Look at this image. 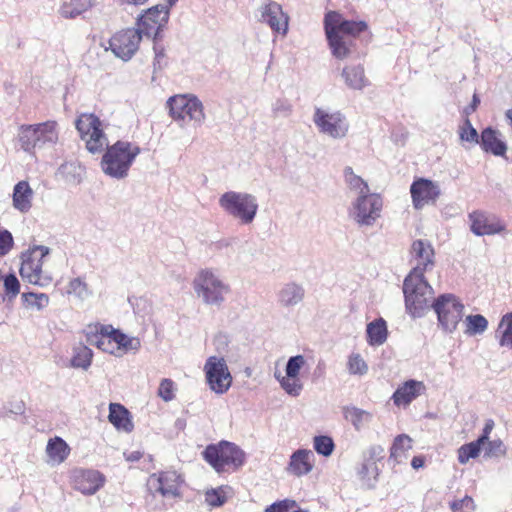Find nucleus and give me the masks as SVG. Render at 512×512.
<instances>
[{
  "mask_svg": "<svg viewBox=\"0 0 512 512\" xmlns=\"http://www.w3.org/2000/svg\"><path fill=\"white\" fill-rule=\"evenodd\" d=\"M192 288L203 304L216 307L222 306L232 291L230 284L212 267L201 268L196 272Z\"/></svg>",
  "mask_w": 512,
  "mask_h": 512,
  "instance_id": "nucleus-1",
  "label": "nucleus"
},
{
  "mask_svg": "<svg viewBox=\"0 0 512 512\" xmlns=\"http://www.w3.org/2000/svg\"><path fill=\"white\" fill-rule=\"evenodd\" d=\"M140 152L141 148L136 143L118 140L107 146L102 156L101 169L113 179H124Z\"/></svg>",
  "mask_w": 512,
  "mask_h": 512,
  "instance_id": "nucleus-2",
  "label": "nucleus"
},
{
  "mask_svg": "<svg viewBox=\"0 0 512 512\" xmlns=\"http://www.w3.org/2000/svg\"><path fill=\"white\" fill-rule=\"evenodd\" d=\"M402 290L406 313L414 319L425 316L436 298L434 289L424 275L408 274Z\"/></svg>",
  "mask_w": 512,
  "mask_h": 512,
  "instance_id": "nucleus-3",
  "label": "nucleus"
},
{
  "mask_svg": "<svg viewBox=\"0 0 512 512\" xmlns=\"http://www.w3.org/2000/svg\"><path fill=\"white\" fill-rule=\"evenodd\" d=\"M59 140L58 123L48 120L36 124H22L18 128L17 141L20 148L34 155L37 149L54 146Z\"/></svg>",
  "mask_w": 512,
  "mask_h": 512,
  "instance_id": "nucleus-4",
  "label": "nucleus"
},
{
  "mask_svg": "<svg viewBox=\"0 0 512 512\" xmlns=\"http://www.w3.org/2000/svg\"><path fill=\"white\" fill-rule=\"evenodd\" d=\"M218 204L228 216L242 225L253 223L259 209L255 195L234 190L226 191L220 195Z\"/></svg>",
  "mask_w": 512,
  "mask_h": 512,
  "instance_id": "nucleus-5",
  "label": "nucleus"
},
{
  "mask_svg": "<svg viewBox=\"0 0 512 512\" xmlns=\"http://www.w3.org/2000/svg\"><path fill=\"white\" fill-rule=\"evenodd\" d=\"M170 115L181 126L193 123L200 127L206 120L204 105L194 94H179L168 99Z\"/></svg>",
  "mask_w": 512,
  "mask_h": 512,
  "instance_id": "nucleus-6",
  "label": "nucleus"
},
{
  "mask_svg": "<svg viewBox=\"0 0 512 512\" xmlns=\"http://www.w3.org/2000/svg\"><path fill=\"white\" fill-rule=\"evenodd\" d=\"M203 457L218 473L235 471L245 462V452L228 441L208 445L203 451Z\"/></svg>",
  "mask_w": 512,
  "mask_h": 512,
  "instance_id": "nucleus-7",
  "label": "nucleus"
},
{
  "mask_svg": "<svg viewBox=\"0 0 512 512\" xmlns=\"http://www.w3.org/2000/svg\"><path fill=\"white\" fill-rule=\"evenodd\" d=\"M431 308L437 315L438 327L445 333L456 331L463 318L465 306L461 299L452 293H444L437 296Z\"/></svg>",
  "mask_w": 512,
  "mask_h": 512,
  "instance_id": "nucleus-8",
  "label": "nucleus"
},
{
  "mask_svg": "<svg viewBox=\"0 0 512 512\" xmlns=\"http://www.w3.org/2000/svg\"><path fill=\"white\" fill-rule=\"evenodd\" d=\"M312 121L318 132L330 139L341 140L349 134V121L340 110L316 106L314 107Z\"/></svg>",
  "mask_w": 512,
  "mask_h": 512,
  "instance_id": "nucleus-9",
  "label": "nucleus"
},
{
  "mask_svg": "<svg viewBox=\"0 0 512 512\" xmlns=\"http://www.w3.org/2000/svg\"><path fill=\"white\" fill-rule=\"evenodd\" d=\"M50 249L43 245H36L22 255L20 267L21 277L31 284L46 287L51 284L52 276L42 269L43 259Z\"/></svg>",
  "mask_w": 512,
  "mask_h": 512,
  "instance_id": "nucleus-10",
  "label": "nucleus"
},
{
  "mask_svg": "<svg viewBox=\"0 0 512 512\" xmlns=\"http://www.w3.org/2000/svg\"><path fill=\"white\" fill-rule=\"evenodd\" d=\"M75 126L90 153H102L109 146L108 137L103 130V123L95 114H80L75 121Z\"/></svg>",
  "mask_w": 512,
  "mask_h": 512,
  "instance_id": "nucleus-11",
  "label": "nucleus"
},
{
  "mask_svg": "<svg viewBox=\"0 0 512 512\" xmlns=\"http://www.w3.org/2000/svg\"><path fill=\"white\" fill-rule=\"evenodd\" d=\"M170 18L169 6L155 5L136 18V30L141 37L152 40H162Z\"/></svg>",
  "mask_w": 512,
  "mask_h": 512,
  "instance_id": "nucleus-12",
  "label": "nucleus"
},
{
  "mask_svg": "<svg viewBox=\"0 0 512 512\" xmlns=\"http://www.w3.org/2000/svg\"><path fill=\"white\" fill-rule=\"evenodd\" d=\"M309 369L308 358L303 354H297L288 359L285 366V375L275 372L274 377L286 394L298 397L304 388L302 375L308 372Z\"/></svg>",
  "mask_w": 512,
  "mask_h": 512,
  "instance_id": "nucleus-13",
  "label": "nucleus"
},
{
  "mask_svg": "<svg viewBox=\"0 0 512 512\" xmlns=\"http://www.w3.org/2000/svg\"><path fill=\"white\" fill-rule=\"evenodd\" d=\"M383 199L378 193L357 195L351 202L349 216L361 226H372L381 215Z\"/></svg>",
  "mask_w": 512,
  "mask_h": 512,
  "instance_id": "nucleus-14",
  "label": "nucleus"
},
{
  "mask_svg": "<svg viewBox=\"0 0 512 512\" xmlns=\"http://www.w3.org/2000/svg\"><path fill=\"white\" fill-rule=\"evenodd\" d=\"M206 384L217 395L225 394L232 386L233 377L222 356H209L204 364Z\"/></svg>",
  "mask_w": 512,
  "mask_h": 512,
  "instance_id": "nucleus-15",
  "label": "nucleus"
},
{
  "mask_svg": "<svg viewBox=\"0 0 512 512\" xmlns=\"http://www.w3.org/2000/svg\"><path fill=\"white\" fill-rule=\"evenodd\" d=\"M409 262L412 266L408 274L424 275L435 266V250L430 241L416 239L409 249Z\"/></svg>",
  "mask_w": 512,
  "mask_h": 512,
  "instance_id": "nucleus-16",
  "label": "nucleus"
},
{
  "mask_svg": "<svg viewBox=\"0 0 512 512\" xmlns=\"http://www.w3.org/2000/svg\"><path fill=\"white\" fill-rule=\"evenodd\" d=\"M142 37L135 28H126L116 32L109 39V47L113 54L123 61L130 60L138 51Z\"/></svg>",
  "mask_w": 512,
  "mask_h": 512,
  "instance_id": "nucleus-17",
  "label": "nucleus"
},
{
  "mask_svg": "<svg viewBox=\"0 0 512 512\" xmlns=\"http://www.w3.org/2000/svg\"><path fill=\"white\" fill-rule=\"evenodd\" d=\"M259 21L269 26L276 34L285 36L289 28V16L282 6L274 0H263L259 9Z\"/></svg>",
  "mask_w": 512,
  "mask_h": 512,
  "instance_id": "nucleus-18",
  "label": "nucleus"
},
{
  "mask_svg": "<svg viewBox=\"0 0 512 512\" xmlns=\"http://www.w3.org/2000/svg\"><path fill=\"white\" fill-rule=\"evenodd\" d=\"M85 338L88 344L96 346L105 353L117 356L115 334L116 329L112 325L101 323H92L87 325L84 330Z\"/></svg>",
  "mask_w": 512,
  "mask_h": 512,
  "instance_id": "nucleus-19",
  "label": "nucleus"
},
{
  "mask_svg": "<svg viewBox=\"0 0 512 512\" xmlns=\"http://www.w3.org/2000/svg\"><path fill=\"white\" fill-rule=\"evenodd\" d=\"M183 479L176 471H162L153 473L147 480V487L151 493H159L161 496L178 497Z\"/></svg>",
  "mask_w": 512,
  "mask_h": 512,
  "instance_id": "nucleus-20",
  "label": "nucleus"
},
{
  "mask_svg": "<svg viewBox=\"0 0 512 512\" xmlns=\"http://www.w3.org/2000/svg\"><path fill=\"white\" fill-rule=\"evenodd\" d=\"M333 28L340 35L358 37L360 34L369 30L368 23L364 20H346L343 15L337 11H329L324 17V28Z\"/></svg>",
  "mask_w": 512,
  "mask_h": 512,
  "instance_id": "nucleus-21",
  "label": "nucleus"
},
{
  "mask_svg": "<svg viewBox=\"0 0 512 512\" xmlns=\"http://www.w3.org/2000/svg\"><path fill=\"white\" fill-rule=\"evenodd\" d=\"M410 194L415 209H422L425 205L434 204L441 194L439 185L426 178L414 180L410 186Z\"/></svg>",
  "mask_w": 512,
  "mask_h": 512,
  "instance_id": "nucleus-22",
  "label": "nucleus"
},
{
  "mask_svg": "<svg viewBox=\"0 0 512 512\" xmlns=\"http://www.w3.org/2000/svg\"><path fill=\"white\" fill-rule=\"evenodd\" d=\"M470 229L477 236L494 235L505 230V224L495 214L473 211L469 214Z\"/></svg>",
  "mask_w": 512,
  "mask_h": 512,
  "instance_id": "nucleus-23",
  "label": "nucleus"
},
{
  "mask_svg": "<svg viewBox=\"0 0 512 512\" xmlns=\"http://www.w3.org/2000/svg\"><path fill=\"white\" fill-rule=\"evenodd\" d=\"M74 489L84 495H93L101 489L105 483V476L97 470L76 469L72 472Z\"/></svg>",
  "mask_w": 512,
  "mask_h": 512,
  "instance_id": "nucleus-24",
  "label": "nucleus"
},
{
  "mask_svg": "<svg viewBox=\"0 0 512 512\" xmlns=\"http://www.w3.org/2000/svg\"><path fill=\"white\" fill-rule=\"evenodd\" d=\"M326 38L332 55L344 60L352 57L356 51V42L354 39L340 35L333 28H324Z\"/></svg>",
  "mask_w": 512,
  "mask_h": 512,
  "instance_id": "nucleus-25",
  "label": "nucleus"
},
{
  "mask_svg": "<svg viewBox=\"0 0 512 512\" xmlns=\"http://www.w3.org/2000/svg\"><path fill=\"white\" fill-rule=\"evenodd\" d=\"M98 4V0H61L57 14L64 20H75Z\"/></svg>",
  "mask_w": 512,
  "mask_h": 512,
  "instance_id": "nucleus-26",
  "label": "nucleus"
},
{
  "mask_svg": "<svg viewBox=\"0 0 512 512\" xmlns=\"http://www.w3.org/2000/svg\"><path fill=\"white\" fill-rule=\"evenodd\" d=\"M315 455L312 450L298 449L291 456L287 472L295 476L307 475L313 470Z\"/></svg>",
  "mask_w": 512,
  "mask_h": 512,
  "instance_id": "nucleus-27",
  "label": "nucleus"
},
{
  "mask_svg": "<svg viewBox=\"0 0 512 512\" xmlns=\"http://www.w3.org/2000/svg\"><path fill=\"white\" fill-rule=\"evenodd\" d=\"M479 145L484 152L500 157L505 156L508 149L502 134L491 127L482 130Z\"/></svg>",
  "mask_w": 512,
  "mask_h": 512,
  "instance_id": "nucleus-28",
  "label": "nucleus"
},
{
  "mask_svg": "<svg viewBox=\"0 0 512 512\" xmlns=\"http://www.w3.org/2000/svg\"><path fill=\"white\" fill-rule=\"evenodd\" d=\"M34 191L28 181L21 180L13 187L12 206L21 214L28 213L33 205Z\"/></svg>",
  "mask_w": 512,
  "mask_h": 512,
  "instance_id": "nucleus-29",
  "label": "nucleus"
},
{
  "mask_svg": "<svg viewBox=\"0 0 512 512\" xmlns=\"http://www.w3.org/2000/svg\"><path fill=\"white\" fill-rule=\"evenodd\" d=\"M425 390V385L421 381L408 380L399 386L392 395L393 403L396 406H407L414 399L420 396Z\"/></svg>",
  "mask_w": 512,
  "mask_h": 512,
  "instance_id": "nucleus-30",
  "label": "nucleus"
},
{
  "mask_svg": "<svg viewBox=\"0 0 512 512\" xmlns=\"http://www.w3.org/2000/svg\"><path fill=\"white\" fill-rule=\"evenodd\" d=\"M108 420L118 431L130 433L134 429L131 413L122 404H109Z\"/></svg>",
  "mask_w": 512,
  "mask_h": 512,
  "instance_id": "nucleus-31",
  "label": "nucleus"
},
{
  "mask_svg": "<svg viewBox=\"0 0 512 512\" xmlns=\"http://www.w3.org/2000/svg\"><path fill=\"white\" fill-rule=\"evenodd\" d=\"M305 296L302 285L295 282L284 284L277 293V301L280 306L289 308L300 304Z\"/></svg>",
  "mask_w": 512,
  "mask_h": 512,
  "instance_id": "nucleus-32",
  "label": "nucleus"
},
{
  "mask_svg": "<svg viewBox=\"0 0 512 512\" xmlns=\"http://www.w3.org/2000/svg\"><path fill=\"white\" fill-rule=\"evenodd\" d=\"M341 76L349 89L363 90L369 85L365 70L361 64L346 65L342 69Z\"/></svg>",
  "mask_w": 512,
  "mask_h": 512,
  "instance_id": "nucleus-33",
  "label": "nucleus"
},
{
  "mask_svg": "<svg viewBox=\"0 0 512 512\" xmlns=\"http://www.w3.org/2000/svg\"><path fill=\"white\" fill-rule=\"evenodd\" d=\"M48 464L59 465L63 463L70 454V447L61 437L50 438L46 446Z\"/></svg>",
  "mask_w": 512,
  "mask_h": 512,
  "instance_id": "nucleus-34",
  "label": "nucleus"
},
{
  "mask_svg": "<svg viewBox=\"0 0 512 512\" xmlns=\"http://www.w3.org/2000/svg\"><path fill=\"white\" fill-rule=\"evenodd\" d=\"M412 442V438L407 434L396 436L390 448V460L395 464L403 463L412 449Z\"/></svg>",
  "mask_w": 512,
  "mask_h": 512,
  "instance_id": "nucleus-35",
  "label": "nucleus"
},
{
  "mask_svg": "<svg viewBox=\"0 0 512 512\" xmlns=\"http://www.w3.org/2000/svg\"><path fill=\"white\" fill-rule=\"evenodd\" d=\"M380 469L376 461L364 460L359 468L357 475L363 487L367 489L375 488Z\"/></svg>",
  "mask_w": 512,
  "mask_h": 512,
  "instance_id": "nucleus-36",
  "label": "nucleus"
},
{
  "mask_svg": "<svg viewBox=\"0 0 512 512\" xmlns=\"http://www.w3.org/2000/svg\"><path fill=\"white\" fill-rule=\"evenodd\" d=\"M367 341L371 346L382 345L388 336L387 325L384 319L379 318L367 325Z\"/></svg>",
  "mask_w": 512,
  "mask_h": 512,
  "instance_id": "nucleus-37",
  "label": "nucleus"
},
{
  "mask_svg": "<svg viewBox=\"0 0 512 512\" xmlns=\"http://www.w3.org/2000/svg\"><path fill=\"white\" fill-rule=\"evenodd\" d=\"M343 413L345 419L349 421L357 431H360L366 427L373 418L371 412L355 406L345 407Z\"/></svg>",
  "mask_w": 512,
  "mask_h": 512,
  "instance_id": "nucleus-38",
  "label": "nucleus"
},
{
  "mask_svg": "<svg viewBox=\"0 0 512 512\" xmlns=\"http://www.w3.org/2000/svg\"><path fill=\"white\" fill-rule=\"evenodd\" d=\"M93 351L86 345H78L73 348L70 365L73 368L88 370L92 364Z\"/></svg>",
  "mask_w": 512,
  "mask_h": 512,
  "instance_id": "nucleus-39",
  "label": "nucleus"
},
{
  "mask_svg": "<svg viewBox=\"0 0 512 512\" xmlns=\"http://www.w3.org/2000/svg\"><path fill=\"white\" fill-rule=\"evenodd\" d=\"M231 492V487L227 485L208 489L204 494L205 502L211 508L221 507L227 502Z\"/></svg>",
  "mask_w": 512,
  "mask_h": 512,
  "instance_id": "nucleus-40",
  "label": "nucleus"
},
{
  "mask_svg": "<svg viewBox=\"0 0 512 512\" xmlns=\"http://www.w3.org/2000/svg\"><path fill=\"white\" fill-rule=\"evenodd\" d=\"M117 345V356L130 351L137 352L141 348V341L138 337L128 336L127 334L116 329L115 339Z\"/></svg>",
  "mask_w": 512,
  "mask_h": 512,
  "instance_id": "nucleus-41",
  "label": "nucleus"
},
{
  "mask_svg": "<svg viewBox=\"0 0 512 512\" xmlns=\"http://www.w3.org/2000/svg\"><path fill=\"white\" fill-rule=\"evenodd\" d=\"M21 300L26 309L35 311H42L50 303V298L46 293L24 292L21 295Z\"/></svg>",
  "mask_w": 512,
  "mask_h": 512,
  "instance_id": "nucleus-42",
  "label": "nucleus"
},
{
  "mask_svg": "<svg viewBox=\"0 0 512 512\" xmlns=\"http://www.w3.org/2000/svg\"><path fill=\"white\" fill-rule=\"evenodd\" d=\"M343 177L348 188L356 192L358 195L370 192L368 183L362 177L355 174L350 166L344 168Z\"/></svg>",
  "mask_w": 512,
  "mask_h": 512,
  "instance_id": "nucleus-43",
  "label": "nucleus"
},
{
  "mask_svg": "<svg viewBox=\"0 0 512 512\" xmlns=\"http://www.w3.org/2000/svg\"><path fill=\"white\" fill-rule=\"evenodd\" d=\"M496 334L499 335V345L512 349V312L502 316Z\"/></svg>",
  "mask_w": 512,
  "mask_h": 512,
  "instance_id": "nucleus-44",
  "label": "nucleus"
},
{
  "mask_svg": "<svg viewBox=\"0 0 512 512\" xmlns=\"http://www.w3.org/2000/svg\"><path fill=\"white\" fill-rule=\"evenodd\" d=\"M464 333L468 336L483 334L488 328L487 319L480 314L468 315L464 321Z\"/></svg>",
  "mask_w": 512,
  "mask_h": 512,
  "instance_id": "nucleus-45",
  "label": "nucleus"
},
{
  "mask_svg": "<svg viewBox=\"0 0 512 512\" xmlns=\"http://www.w3.org/2000/svg\"><path fill=\"white\" fill-rule=\"evenodd\" d=\"M66 292L81 300H85L92 295V291L89 289L87 283L80 277L73 278L69 281Z\"/></svg>",
  "mask_w": 512,
  "mask_h": 512,
  "instance_id": "nucleus-46",
  "label": "nucleus"
},
{
  "mask_svg": "<svg viewBox=\"0 0 512 512\" xmlns=\"http://www.w3.org/2000/svg\"><path fill=\"white\" fill-rule=\"evenodd\" d=\"M482 445L475 441L462 445L458 451V461L460 464H466L470 459H474L479 456Z\"/></svg>",
  "mask_w": 512,
  "mask_h": 512,
  "instance_id": "nucleus-47",
  "label": "nucleus"
},
{
  "mask_svg": "<svg viewBox=\"0 0 512 512\" xmlns=\"http://www.w3.org/2000/svg\"><path fill=\"white\" fill-rule=\"evenodd\" d=\"M264 512H310L308 509H302L297 502L291 499L276 501L267 506Z\"/></svg>",
  "mask_w": 512,
  "mask_h": 512,
  "instance_id": "nucleus-48",
  "label": "nucleus"
},
{
  "mask_svg": "<svg viewBox=\"0 0 512 512\" xmlns=\"http://www.w3.org/2000/svg\"><path fill=\"white\" fill-rule=\"evenodd\" d=\"M313 447L318 454L328 457L333 453L335 444L331 437L319 435L313 438Z\"/></svg>",
  "mask_w": 512,
  "mask_h": 512,
  "instance_id": "nucleus-49",
  "label": "nucleus"
},
{
  "mask_svg": "<svg viewBox=\"0 0 512 512\" xmlns=\"http://www.w3.org/2000/svg\"><path fill=\"white\" fill-rule=\"evenodd\" d=\"M348 371L352 375L363 376L368 372V365L358 353H352L347 362Z\"/></svg>",
  "mask_w": 512,
  "mask_h": 512,
  "instance_id": "nucleus-50",
  "label": "nucleus"
},
{
  "mask_svg": "<svg viewBox=\"0 0 512 512\" xmlns=\"http://www.w3.org/2000/svg\"><path fill=\"white\" fill-rule=\"evenodd\" d=\"M4 294L9 301L16 298L20 292V282L14 274L2 275Z\"/></svg>",
  "mask_w": 512,
  "mask_h": 512,
  "instance_id": "nucleus-51",
  "label": "nucleus"
},
{
  "mask_svg": "<svg viewBox=\"0 0 512 512\" xmlns=\"http://www.w3.org/2000/svg\"><path fill=\"white\" fill-rule=\"evenodd\" d=\"M459 137L462 141L472 144H479L480 141V135L472 126L469 119H465L463 124L459 127Z\"/></svg>",
  "mask_w": 512,
  "mask_h": 512,
  "instance_id": "nucleus-52",
  "label": "nucleus"
},
{
  "mask_svg": "<svg viewBox=\"0 0 512 512\" xmlns=\"http://www.w3.org/2000/svg\"><path fill=\"white\" fill-rule=\"evenodd\" d=\"M293 112L292 103L286 98H278L272 104L274 117H289Z\"/></svg>",
  "mask_w": 512,
  "mask_h": 512,
  "instance_id": "nucleus-53",
  "label": "nucleus"
},
{
  "mask_svg": "<svg viewBox=\"0 0 512 512\" xmlns=\"http://www.w3.org/2000/svg\"><path fill=\"white\" fill-rule=\"evenodd\" d=\"M157 394L165 402L172 401L175 397V383L169 378L162 379Z\"/></svg>",
  "mask_w": 512,
  "mask_h": 512,
  "instance_id": "nucleus-54",
  "label": "nucleus"
},
{
  "mask_svg": "<svg viewBox=\"0 0 512 512\" xmlns=\"http://www.w3.org/2000/svg\"><path fill=\"white\" fill-rule=\"evenodd\" d=\"M485 444V455L487 457H502L506 454V446L500 439H494L487 441Z\"/></svg>",
  "mask_w": 512,
  "mask_h": 512,
  "instance_id": "nucleus-55",
  "label": "nucleus"
},
{
  "mask_svg": "<svg viewBox=\"0 0 512 512\" xmlns=\"http://www.w3.org/2000/svg\"><path fill=\"white\" fill-rule=\"evenodd\" d=\"M451 509L453 512H473L475 509L474 500L469 496H465L460 500L452 502Z\"/></svg>",
  "mask_w": 512,
  "mask_h": 512,
  "instance_id": "nucleus-56",
  "label": "nucleus"
},
{
  "mask_svg": "<svg viewBox=\"0 0 512 512\" xmlns=\"http://www.w3.org/2000/svg\"><path fill=\"white\" fill-rule=\"evenodd\" d=\"M14 244L13 236L8 230L0 231V257L10 252Z\"/></svg>",
  "mask_w": 512,
  "mask_h": 512,
  "instance_id": "nucleus-57",
  "label": "nucleus"
},
{
  "mask_svg": "<svg viewBox=\"0 0 512 512\" xmlns=\"http://www.w3.org/2000/svg\"><path fill=\"white\" fill-rule=\"evenodd\" d=\"M162 40H153V51L155 54L154 65L161 67L165 58V48L160 43Z\"/></svg>",
  "mask_w": 512,
  "mask_h": 512,
  "instance_id": "nucleus-58",
  "label": "nucleus"
},
{
  "mask_svg": "<svg viewBox=\"0 0 512 512\" xmlns=\"http://www.w3.org/2000/svg\"><path fill=\"white\" fill-rule=\"evenodd\" d=\"M384 449L380 445L371 446L367 450V457L364 460L380 461L383 458Z\"/></svg>",
  "mask_w": 512,
  "mask_h": 512,
  "instance_id": "nucleus-59",
  "label": "nucleus"
},
{
  "mask_svg": "<svg viewBox=\"0 0 512 512\" xmlns=\"http://www.w3.org/2000/svg\"><path fill=\"white\" fill-rule=\"evenodd\" d=\"M493 428H494V421L492 419H488L485 422L481 436L476 441L479 442L483 446L489 440V436H490Z\"/></svg>",
  "mask_w": 512,
  "mask_h": 512,
  "instance_id": "nucleus-60",
  "label": "nucleus"
},
{
  "mask_svg": "<svg viewBox=\"0 0 512 512\" xmlns=\"http://www.w3.org/2000/svg\"><path fill=\"white\" fill-rule=\"evenodd\" d=\"M215 345L218 351H221V349H224L225 346L228 345V337L223 334H219L215 338Z\"/></svg>",
  "mask_w": 512,
  "mask_h": 512,
  "instance_id": "nucleus-61",
  "label": "nucleus"
},
{
  "mask_svg": "<svg viewBox=\"0 0 512 512\" xmlns=\"http://www.w3.org/2000/svg\"><path fill=\"white\" fill-rule=\"evenodd\" d=\"M121 5L140 7L149 2V0H118Z\"/></svg>",
  "mask_w": 512,
  "mask_h": 512,
  "instance_id": "nucleus-62",
  "label": "nucleus"
},
{
  "mask_svg": "<svg viewBox=\"0 0 512 512\" xmlns=\"http://www.w3.org/2000/svg\"><path fill=\"white\" fill-rule=\"evenodd\" d=\"M125 458L129 462H136L142 457V453L140 451H132L130 453H125Z\"/></svg>",
  "mask_w": 512,
  "mask_h": 512,
  "instance_id": "nucleus-63",
  "label": "nucleus"
},
{
  "mask_svg": "<svg viewBox=\"0 0 512 512\" xmlns=\"http://www.w3.org/2000/svg\"><path fill=\"white\" fill-rule=\"evenodd\" d=\"M411 466L414 469H419L424 466V458L422 456H414L411 461Z\"/></svg>",
  "mask_w": 512,
  "mask_h": 512,
  "instance_id": "nucleus-64",
  "label": "nucleus"
}]
</instances>
